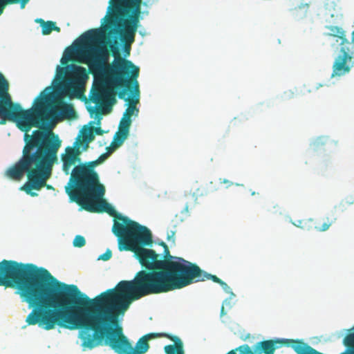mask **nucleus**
Masks as SVG:
<instances>
[{
    "mask_svg": "<svg viewBox=\"0 0 354 354\" xmlns=\"http://www.w3.org/2000/svg\"><path fill=\"white\" fill-rule=\"evenodd\" d=\"M90 299L75 285L56 325L69 330L80 329L78 337L84 349L105 345L118 354H145L149 344L143 336L135 347L118 324L120 312L113 303Z\"/></svg>",
    "mask_w": 354,
    "mask_h": 354,
    "instance_id": "nucleus-2",
    "label": "nucleus"
},
{
    "mask_svg": "<svg viewBox=\"0 0 354 354\" xmlns=\"http://www.w3.org/2000/svg\"><path fill=\"white\" fill-rule=\"evenodd\" d=\"M340 53L351 59L354 58V31L352 32L351 41H349L344 37V39H342L340 43Z\"/></svg>",
    "mask_w": 354,
    "mask_h": 354,
    "instance_id": "nucleus-17",
    "label": "nucleus"
},
{
    "mask_svg": "<svg viewBox=\"0 0 354 354\" xmlns=\"http://www.w3.org/2000/svg\"><path fill=\"white\" fill-rule=\"evenodd\" d=\"M165 337L174 342L173 344L165 346L164 351L165 354H178L184 349V344L178 336L168 334V335H165Z\"/></svg>",
    "mask_w": 354,
    "mask_h": 354,
    "instance_id": "nucleus-16",
    "label": "nucleus"
},
{
    "mask_svg": "<svg viewBox=\"0 0 354 354\" xmlns=\"http://www.w3.org/2000/svg\"><path fill=\"white\" fill-rule=\"evenodd\" d=\"M106 156V153H103L95 160L75 165L65 186V192L71 201L75 202L88 212L91 207H97L100 201H106L103 198L105 187L100 183L99 175L95 170Z\"/></svg>",
    "mask_w": 354,
    "mask_h": 354,
    "instance_id": "nucleus-6",
    "label": "nucleus"
},
{
    "mask_svg": "<svg viewBox=\"0 0 354 354\" xmlns=\"http://www.w3.org/2000/svg\"><path fill=\"white\" fill-rule=\"evenodd\" d=\"M75 247L81 248L84 246V245H74Z\"/></svg>",
    "mask_w": 354,
    "mask_h": 354,
    "instance_id": "nucleus-38",
    "label": "nucleus"
},
{
    "mask_svg": "<svg viewBox=\"0 0 354 354\" xmlns=\"http://www.w3.org/2000/svg\"><path fill=\"white\" fill-rule=\"evenodd\" d=\"M131 122H132L131 118H128L124 116H122V118L120 122L118 129L129 133V129H130Z\"/></svg>",
    "mask_w": 354,
    "mask_h": 354,
    "instance_id": "nucleus-23",
    "label": "nucleus"
},
{
    "mask_svg": "<svg viewBox=\"0 0 354 354\" xmlns=\"http://www.w3.org/2000/svg\"><path fill=\"white\" fill-rule=\"evenodd\" d=\"M311 5V2L306 3L302 0L299 5L292 8L291 11L295 16L302 18L306 17Z\"/></svg>",
    "mask_w": 354,
    "mask_h": 354,
    "instance_id": "nucleus-20",
    "label": "nucleus"
},
{
    "mask_svg": "<svg viewBox=\"0 0 354 354\" xmlns=\"http://www.w3.org/2000/svg\"><path fill=\"white\" fill-rule=\"evenodd\" d=\"M324 7L319 15L328 23H334L335 21L342 16L340 8L337 4V0H322Z\"/></svg>",
    "mask_w": 354,
    "mask_h": 354,
    "instance_id": "nucleus-12",
    "label": "nucleus"
},
{
    "mask_svg": "<svg viewBox=\"0 0 354 354\" xmlns=\"http://www.w3.org/2000/svg\"><path fill=\"white\" fill-rule=\"evenodd\" d=\"M97 135H102L104 131L100 127H93V133Z\"/></svg>",
    "mask_w": 354,
    "mask_h": 354,
    "instance_id": "nucleus-30",
    "label": "nucleus"
},
{
    "mask_svg": "<svg viewBox=\"0 0 354 354\" xmlns=\"http://www.w3.org/2000/svg\"><path fill=\"white\" fill-rule=\"evenodd\" d=\"M153 245H118L120 251L134 253L142 267L131 281H121L115 288L109 289L95 298L100 301L115 304L120 312L127 311L132 301L154 294L167 292L176 290L183 258L171 257L159 259L153 250L145 246Z\"/></svg>",
    "mask_w": 354,
    "mask_h": 354,
    "instance_id": "nucleus-4",
    "label": "nucleus"
},
{
    "mask_svg": "<svg viewBox=\"0 0 354 354\" xmlns=\"http://www.w3.org/2000/svg\"><path fill=\"white\" fill-rule=\"evenodd\" d=\"M326 28L330 30V35L337 37L342 39H344V37L346 36V32L339 26H326Z\"/></svg>",
    "mask_w": 354,
    "mask_h": 354,
    "instance_id": "nucleus-22",
    "label": "nucleus"
},
{
    "mask_svg": "<svg viewBox=\"0 0 354 354\" xmlns=\"http://www.w3.org/2000/svg\"><path fill=\"white\" fill-rule=\"evenodd\" d=\"M102 36V32L98 30L87 31L82 36L77 48L71 50L68 59H71L72 56L75 55L79 62L88 65L91 73H104L111 76V83L115 88H125L118 93V97L129 102L123 116L131 118L133 115H137L139 111L136 106L138 98L126 97L127 89H130V84H133L136 91L139 92L137 81L139 68L131 61L121 57L118 49L113 44L110 46V48L115 59L111 65L108 64L109 51L107 47L95 44Z\"/></svg>",
    "mask_w": 354,
    "mask_h": 354,
    "instance_id": "nucleus-5",
    "label": "nucleus"
},
{
    "mask_svg": "<svg viewBox=\"0 0 354 354\" xmlns=\"http://www.w3.org/2000/svg\"><path fill=\"white\" fill-rule=\"evenodd\" d=\"M0 286L16 288L32 308L26 319L28 325L48 330L55 327L75 286L59 281L44 268L6 259L0 262Z\"/></svg>",
    "mask_w": 354,
    "mask_h": 354,
    "instance_id": "nucleus-3",
    "label": "nucleus"
},
{
    "mask_svg": "<svg viewBox=\"0 0 354 354\" xmlns=\"http://www.w3.org/2000/svg\"><path fill=\"white\" fill-rule=\"evenodd\" d=\"M86 241L83 236L82 235H77L73 241V243H85Z\"/></svg>",
    "mask_w": 354,
    "mask_h": 354,
    "instance_id": "nucleus-28",
    "label": "nucleus"
},
{
    "mask_svg": "<svg viewBox=\"0 0 354 354\" xmlns=\"http://www.w3.org/2000/svg\"><path fill=\"white\" fill-rule=\"evenodd\" d=\"M111 257H112L111 250L108 249L104 254L99 256L98 260L108 261L111 258Z\"/></svg>",
    "mask_w": 354,
    "mask_h": 354,
    "instance_id": "nucleus-26",
    "label": "nucleus"
},
{
    "mask_svg": "<svg viewBox=\"0 0 354 354\" xmlns=\"http://www.w3.org/2000/svg\"><path fill=\"white\" fill-rule=\"evenodd\" d=\"M8 82L0 73V98L8 91Z\"/></svg>",
    "mask_w": 354,
    "mask_h": 354,
    "instance_id": "nucleus-24",
    "label": "nucleus"
},
{
    "mask_svg": "<svg viewBox=\"0 0 354 354\" xmlns=\"http://www.w3.org/2000/svg\"><path fill=\"white\" fill-rule=\"evenodd\" d=\"M89 111H90V112H91V113H93V112L95 111V110H94L93 109H91Z\"/></svg>",
    "mask_w": 354,
    "mask_h": 354,
    "instance_id": "nucleus-40",
    "label": "nucleus"
},
{
    "mask_svg": "<svg viewBox=\"0 0 354 354\" xmlns=\"http://www.w3.org/2000/svg\"><path fill=\"white\" fill-rule=\"evenodd\" d=\"M165 335H168V333H148L147 335H143V337H145V339H147V342H149V340L151 339L156 338V337H165Z\"/></svg>",
    "mask_w": 354,
    "mask_h": 354,
    "instance_id": "nucleus-25",
    "label": "nucleus"
},
{
    "mask_svg": "<svg viewBox=\"0 0 354 354\" xmlns=\"http://www.w3.org/2000/svg\"><path fill=\"white\" fill-rule=\"evenodd\" d=\"M89 208L91 209L89 212H106L114 218L112 232L118 238V243H165L162 241H154L149 227L118 213L106 201H100L97 207Z\"/></svg>",
    "mask_w": 354,
    "mask_h": 354,
    "instance_id": "nucleus-7",
    "label": "nucleus"
},
{
    "mask_svg": "<svg viewBox=\"0 0 354 354\" xmlns=\"http://www.w3.org/2000/svg\"><path fill=\"white\" fill-rule=\"evenodd\" d=\"M42 21H44L42 19H37L36 21L40 23L41 27L42 26Z\"/></svg>",
    "mask_w": 354,
    "mask_h": 354,
    "instance_id": "nucleus-35",
    "label": "nucleus"
},
{
    "mask_svg": "<svg viewBox=\"0 0 354 354\" xmlns=\"http://www.w3.org/2000/svg\"><path fill=\"white\" fill-rule=\"evenodd\" d=\"M81 134L82 140H80V136H79L75 142L79 144V147L82 143H85L86 148L88 145L95 139V136L93 134V127H84L81 131Z\"/></svg>",
    "mask_w": 354,
    "mask_h": 354,
    "instance_id": "nucleus-19",
    "label": "nucleus"
},
{
    "mask_svg": "<svg viewBox=\"0 0 354 354\" xmlns=\"http://www.w3.org/2000/svg\"><path fill=\"white\" fill-rule=\"evenodd\" d=\"M75 117L73 105L60 98L54 100L50 87L42 91L32 107L26 110L19 104L13 103L6 91L0 98V124H4L6 120L15 122L25 133L22 156L9 174L20 179L24 173L28 172L30 183L26 187L29 190L43 186L57 160V151L61 146L58 136L51 130L50 122Z\"/></svg>",
    "mask_w": 354,
    "mask_h": 354,
    "instance_id": "nucleus-1",
    "label": "nucleus"
},
{
    "mask_svg": "<svg viewBox=\"0 0 354 354\" xmlns=\"http://www.w3.org/2000/svg\"><path fill=\"white\" fill-rule=\"evenodd\" d=\"M220 285L221 286V287L223 288V289L227 292V293H232V291H231V288H230V286L225 283L223 281H221V283H220Z\"/></svg>",
    "mask_w": 354,
    "mask_h": 354,
    "instance_id": "nucleus-29",
    "label": "nucleus"
},
{
    "mask_svg": "<svg viewBox=\"0 0 354 354\" xmlns=\"http://www.w3.org/2000/svg\"><path fill=\"white\" fill-rule=\"evenodd\" d=\"M183 261V266L176 287L181 289L194 283L205 281L211 279L214 282L220 284L222 281L216 275L211 274L203 270L198 265L185 259Z\"/></svg>",
    "mask_w": 354,
    "mask_h": 354,
    "instance_id": "nucleus-8",
    "label": "nucleus"
},
{
    "mask_svg": "<svg viewBox=\"0 0 354 354\" xmlns=\"http://www.w3.org/2000/svg\"><path fill=\"white\" fill-rule=\"evenodd\" d=\"M224 313V307L222 306L221 308V315H223Z\"/></svg>",
    "mask_w": 354,
    "mask_h": 354,
    "instance_id": "nucleus-39",
    "label": "nucleus"
},
{
    "mask_svg": "<svg viewBox=\"0 0 354 354\" xmlns=\"http://www.w3.org/2000/svg\"><path fill=\"white\" fill-rule=\"evenodd\" d=\"M165 250L167 249V245L166 244H164V245H161Z\"/></svg>",
    "mask_w": 354,
    "mask_h": 354,
    "instance_id": "nucleus-36",
    "label": "nucleus"
},
{
    "mask_svg": "<svg viewBox=\"0 0 354 354\" xmlns=\"http://www.w3.org/2000/svg\"><path fill=\"white\" fill-rule=\"evenodd\" d=\"M90 99L96 104H103L108 101L115 100L113 91L103 84L95 85L92 88Z\"/></svg>",
    "mask_w": 354,
    "mask_h": 354,
    "instance_id": "nucleus-13",
    "label": "nucleus"
},
{
    "mask_svg": "<svg viewBox=\"0 0 354 354\" xmlns=\"http://www.w3.org/2000/svg\"><path fill=\"white\" fill-rule=\"evenodd\" d=\"M178 354H185V349L182 350Z\"/></svg>",
    "mask_w": 354,
    "mask_h": 354,
    "instance_id": "nucleus-37",
    "label": "nucleus"
},
{
    "mask_svg": "<svg viewBox=\"0 0 354 354\" xmlns=\"http://www.w3.org/2000/svg\"><path fill=\"white\" fill-rule=\"evenodd\" d=\"M17 162H18V160H17L15 164H13V165H11L10 167H8V168L5 171V172H4V176H5V177H6L7 178H8V179H10V180H13V181H16V182H19V181H21V180L24 178V177L25 176H27V178H28V182H26V183H25V184H24V185L20 188V189H21V190L24 191L27 194H28V195H30V196H37L38 194H37L36 192H32V190H33V189L39 191V190H40L42 187H45V186H46V188H47V189H53V187L51 185H46V180H47L50 177H48V178H46V180H45V183H44V185L43 186H41L39 189V188H38V189H35V188H33V187H32V188H31V189H30V190H29V189H26V187L27 184H28V183H30V180H29V177H28V172H26V173H24L20 179L14 178L12 176H11L9 174V171H10V170L11 169V168H12V167H14V166H15ZM50 175H51V174H50Z\"/></svg>",
    "mask_w": 354,
    "mask_h": 354,
    "instance_id": "nucleus-15",
    "label": "nucleus"
},
{
    "mask_svg": "<svg viewBox=\"0 0 354 354\" xmlns=\"http://www.w3.org/2000/svg\"><path fill=\"white\" fill-rule=\"evenodd\" d=\"M189 204H188V203H186V205H185V207H184V209H183V212H185V213H187H187H189Z\"/></svg>",
    "mask_w": 354,
    "mask_h": 354,
    "instance_id": "nucleus-33",
    "label": "nucleus"
},
{
    "mask_svg": "<svg viewBox=\"0 0 354 354\" xmlns=\"http://www.w3.org/2000/svg\"><path fill=\"white\" fill-rule=\"evenodd\" d=\"M80 153L77 142H75L73 147H67L65 149V153L61 156V160L63 162L62 170L65 174H71V169L72 166L75 165L77 162L80 161Z\"/></svg>",
    "mask_w": 354,
    "mask_h": 354,
    "instance_id": "nucleus-11",
    "label": "nucleus"
},
{
    "mask_svg": "<svg viewBox=\"0 0 354 354\" xmlns=\"http://www.w3.org/2000/svg\"><path fill=\"white\" fill-rule=\"evenodd\" d=\"M220 183L227 185V187L231 186L233 183L227 179L220 178Z\"/></svg>",
    "mask_w": 354,
    "mask_h": 354,
    "instance_id": "nucleus-31",
    "label": "nucleus"
},
{
    "mask_svg": "<svg viewBox=\"0 0 354 354\" xmlns=\"http://www.w3.org/2000/svg\"><path fill=\"white\" fill-rule=\"evenodd\" d=\"M129 133L119 130L115 133L111 145L106 148L108 152L111 153L124 143L129 136Z\"/></svg>",
    "mask_w": 354,
    "mask_h": 354,
    "instance_id": "nucleus-18",
    "label": "nucleus"
},
{
    "mask_svg": "<svg viewBox=\"0 0 354 354\" xmlns=\"http://www.w3.org/2000/svg\"><path fill=\"white\" fill-rule=\"evenodd\" d=\"M352 59L343 54L337 57L333 65V74L332 76H342L348 73L351 70V66L347 64L348 61Z\"/></svg>",
    "mask_w": 354,
    "mask_h": 354,
    "instance_id": "nucleus-14",
    "label": "nucleus"
},
{
    "mask_svg": "<svg viewBox=\"0 0 354 354\" xmlns=\"http://www.w3.org/2000/svg\"><path fill=\"white\" fill-rule=\"evenodd\" d=\"M41 28H42V34L44 35L50 34L53 30H55L57 32L60 31V28L59 27L56 26V24L55 22L51 21H42Z\"/></svg>",
    "mask_w": 354,
    "mask_h": 354,
    "instance_id": "nucleus-21",
    "label": "nucleus"
},
{
    "mask_svg": "<svg viewBox=\"0 0 354 354\" xmlns=\"http://www.w3.org/2000/svg\"><path fill=\"white\" fill-rule=\"evenodd\" d=\"M336 221L337 217L331 213L318 219L308 218L299 221L297 226L308 230L314 228L316 231L322 232L327 231Z\"/></svg>",
    "mask_w": 354,
    "mask_h": 354,
    "instance_id": "nucleus-10",
    "label": "nucleus"
},
{
    "mask_svg": "<svg viewBox=\"0 0 354 354\" xmlns=\"http://www.w3.org/2000/svg\"><path fill=\"white\" fill-rule=\"evenodd\" d=\"M176 231L173 230H168L167 231V241L168 242L174 243L175 241Z\"/></svg>",
    "mask_w": 354,
    "mask_h": 354,
    "instance_id": "nucleus-27",
    "label": "nucleus"
},
{
    "mask_svg": "<svg viewBox=\"0 0 354 354\" xmlns=\"http://www.w3.org/2000/svg\"><path fill=\"white\" fill-rule=\"evenodd\" d=\"M57 73L59 75H60L61 76H62L65 73L64 68H61V67L58 66V72H57Z\"/></svg>",
    "mask_w": 354,
    "mask_h": 354,
    "instance_id": "nucleus-32",
    "label": "nucleus"
},
{
    "mask_svg": "<svg viewBox=\"0 0 354 354\" xmlns=\"http://www.w3.org/2000/svg\"><path fill=\"white\" fill-rule=\"evenodd\" d=\"M87 77L86 70L84 67L73 66V79L64 85V94L71 98L80 97L82 93V86Z\"/></svg>",
    "mask_w": 354,
    "mask_h": 354,
    "instance_id": "nucleus-9",
    "label": "nucleus"
},
{
    "mask_svg": "<svg viewBox=\"0 0 354 354\" xmlns=\"http://www.w3.org/2000/svg\"><path fill=\"white\" fill-rule=\"evenodd\" d=\"M4 9V4L0 1V15L3 13Z\"/></svg>",
    "mask_w": 354,
    "mask_h": 354,
    "instance_id": "nucleus-34",
    "label": "nucleus"
}]
</instances>
